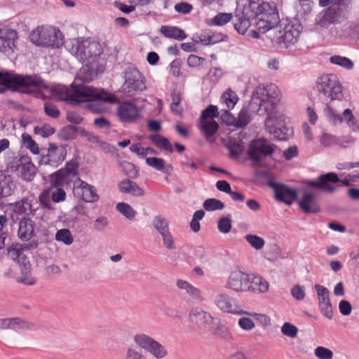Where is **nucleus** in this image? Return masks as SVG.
<instances>
[{
    "instance_id": "1",
    "label": "nucleus",
    "mask_w": 359,
    "mask_h": 359,
    "mask_svg": "<svg viewBox=\"0 0 359 359\" xmlns=\"http://www.w3.org/2000/svg\"><path fill=\"white\" fill-rule=\"evenodd\" d=\"M231 20L235 29L241 34L245 33L251 21H254L257 29L264 33L278 22V12L273 1L259 4L248 1L243 8L237 7L233 17L231 13H219L212 18V23L222 26Z\"/></svg>"
},
{
    "instance_id": "2",
    "label": "nucleus",
    "mask_w": 359,
    "mask_h": 359,
    "mask_svg": "<svg viewBox=\"0 0 359 359\" xmlns=\"http://www.w3.org/2000/svg\"><path fill=\"white\" fill-rule=\"evenodd\" d=\"M85 66L80 69L77 74L74 83L70 88L65 90V100L72 104H80L82 102H90L95 100H102L109 103H115L116 97L103 89H97L93 86H86L79 83L81 81L83 83L91 81L99 71V62L83 63Z\"/></svg>"
},
{
    "instance_id": "3",
    "label": "nucleus",
    "mask_w": 359,
    "mask_h": 359,
    "mask_svg": "<svg viewBox=\"0 0 359 359\" xmlns=\"http://www.w3.org/2000/svg\"><path fill=\"white\" fill-rule=\"evenodd\" d=\"M252 97H256L260 101L262 111L265 115H268L265 120L267 132L279 140H286L290 130V128L282 125L273 115V110L280 101V93L278 88L274 84L265 87L259 86L253 92Z\"/></svg>"
},
{
    "instance_id": "4",
    "label": "nucleus",
    "mask_w": 359,
    "mask_h": 359,
    "mask_svg": "<svg viewBox=\"0 0 359 359\" xmlns=\"http://www.w3.org/2000/svg\"><path fill=\"white\" fill-rule=\"evenodd\" d=\"M0 93L7 90L25 94H32L48 89L44 80L36 75H20L14 72L0 71Z\"/></svg>"
},
{
    "instance_id": "5",
    "label": "nucleus",
    "mask_w": 359,
    "mask_h": 359,
    "mask_svg": "<svg viewBox=\"0 0 359 359\" xmlns=\"http://www.w3.org/2000/svg\"><path fill=\"white\" fill-rule=\"evenodd\" d=\"M65 48L81 62H99L102 53L101 45L89 39H70L65 42Z\"/></svg>"
},
{
    "instance_id": "6",
    "label": "nucleus",
    "mask_w": 359,
    "mask_h": 359,
    "mask_svg": "<svg viewBox=\"0 0 359 359\" xmlns=\"http://www.w3.org/2000/svg\"><path fill=\"white\" fill-rule=\"evenodd\" d=\"M276 148L267 139L260 137L250 142L247 153L254 165L264 166L266 159L273 156Z\"/></svg>"
},
{
    "instance_id": "7",
    "label": "nucleus",
    "mask_w": 359,
    "mask_h": 359,
    "mask_svg": "<svg viewBox=\"0 0 359 359\" xmlns=\"http://www.w3.org/2000/svg\"><path fill=\"white\" fill-rule=\"evenodd\" d=\"M29 38L32 43L39 46L59 48L64 43L60 31L51 26L36 27L32 32Z\"/></svg>"
},
{
    "instance_id": "8",
    "label": "nucleus",
    "mask_w": 359,
    "mask_h": 359,
    "mask_svg": "<svg viewBox=\"0 0 359 359\" xmlns=\"http://www.w3.org/2000/svg\"><path fill=\"white\" fill-rule=\"evenodd\" d=\"M278 22L279 21L270 29V30L274 29L273 32L275 36L273 40L281 48H285L295 44L302 30V26L299 21L297 19H293L285 25L283 29L280 27L278 29V27H276ZM266 32H268V30Z\"/></svg>"
},
{
    "instance_id": "9",
    "label": "nucleus",
    "mask_w": 359,
    "mask_h": 359,
    "mask_svg": "<svg viewBox=\"0 0 359 359\" xmlns=\"http://www.w3.org/2000/svg\"><path fill=\"white\" fill-rule=\"evenodd\" d=\"M316 88L330 100H340L343 96L339 80L334 74H324L319 77L316 82Z\"/></svg>"
},
{
    "instance_id": "10",
    "label": "nucleus",
    "mask_w": 359,
    "mask_h": 359,
    "mask_svg": "<svg viewBox=\"0 0 359 359\" xmlns=\"http://www.w3.org/2000/svg\"><path fill=\"white\" fill-rule=\"evenodd\" d=\"M135 343L156 359H163L168 355L165 346L145 334H137L133 337Z\"/></svg>"
},
{
    "instance_id": "11",
    "label": "nucleus",
    "mask_w": 359,
    "mask_h": 359,
    "mask_svg": "<svg viewBox=\"0 0 359 359\" xmlns=\"http://www.w3.org/2000/svg\"><path fill=\"white\" fill-rule=\"evenodd\" d=\"M124 79L123 90L125 93L132 95L135 92L146 89L144 77L135 67H127L124 72Z\"/></svg>"
},
{
    "instance_id": "12",
    "label": "nucleus",
    "mask_w": 359,
    "mask_h": 359,
    "mask_svg": "<svg viewBox=\"0 0 359 359\" xmlns=\"http://www.w3.org/2000/svg\"><path fill=\"white\" fill-rule=\"evenodd\" d=\"M260 108V101L256 97H252L249 104L240 111L236 118V128H244L252 121L255 115L264 116L265 114Z\"/></svg>"
},
{
    "instance_id": "13",
    "label": "nucleus",
    "mask_w": 359,
    "mask_h": 359,
    "mask_svg": "<svg viewBox=\"0 0 359 359\" xmlns=\"http://www.w3.org/2000/svg\"><path fill=\"white\" fill-rule=\"evenodd\" d=\"M8 165L13 171L20 170L21 177L27 182L32 181L36 172L35 165L26 155L15 157Z\"/></svg>"
},
{
    "instance_id": "14",
    "label": "nucleus",
    "mask_w": 359,
    "mask_h": 359,
    "mask_svg": "<svg viewBox=\"0 0 359 359\" xmlns=\"http://www.w3.org/2000/svg\"><path fill=\"white\" fill-rule=\"evenodd\" d=\"M341 182L338 175L335 172H327L318 176L316 181L306 180L304 184L309 187L318 189L323 192L332 194L336 190L334 184Z\"/></svg>"
},
{
    "instance_id": "15",
    "label": "nucleus",
    "mask_w": 359,
    "mask_h": 359,
    "mask_svg": "<svg viewBox=\"0 0 359 359\" xmlns=\"http://www.w3.org/2000/svg\"><path fill=\"white\" fill-rule=\"evenodd\" d=\"M250 275L236 270L231 272L225 287L240 292L250 290Z\"/></svg>"
},
{
    "instance_id": "16",
    "label": "nucleus",
    "mask_w": 359,
    "mask_h": 359,
    "mask_svg": "<svg viewBox=\"0 0 359 359\" xmlns=\"http://www.w3.org/2000/svg\"><path fill=\"white\" fill-rule=\"evenodd\" d=\"M345 17L344 13L331 4L328 8L324 9L316 15V24L322 27H326L331 24L341 22Z\"/></svg>"
},
{
    "instance_id": "17",
    "label": "nucleus",
    "mask_w": 359,
    "mask_h": 359,
    "mask_svg": "<svg viewBox=\"0 0 359 359\" xmlns=\"http://www.w3.org/2000/svg\"><path fill=\"white\" fill-rule=\"evenodd\" d=\"M73 193L76 197L86 203L95 202L100 198L94 186L79 179L74 185Z\"/></svg>"
},
{
    "instance_id": "18",
    "label": "nucleus",
    "mask_w": 359,
    "mask_h": 359,
    "mask_svg": "<svg viewBox=\"0 0 359 359\" xmlns=\"http://www.w3.org/2000/svg\"><path fill=\"white\" fill-rule=\"evenodd\" d=\"M314 289L317 293L318 308L320 313L327 318L332 319L333 309L330 299L329 290L319 284H316Z\"/></svg>"
},
{
    "instance_id": "19",
    "label": "nucleus",
    "mask_w": 359,
    "mask_h": 359,
    "mask_svg": "<svg viewBox=\"0 0 359 359\" xmlns=\"http://www.w3.org/2000/svg\"><path fill=\"white\" fill-rule=\"evenodd\" d=\"M268 184L273 188L275 191V198L276 200L291 205L297 198V191L288 188L287 186L276 183L273 178H269Z\"/></svg>"
},
{
    "instance_id": "20",
    "label": "nucleus",
    "mask_w": 359,
    "mask_h": 359,
    "mask_svg": "<svg viewBox=\"0 0 359 359\" xmlns=\"http://www.w3.org/2000/svg\"><path fill=\"white\" fill-rule=\"evenodd\" d=\"M214 302L215 306L223 312L238 315L247 313L241 309L239 305L236 304L233 298L226 294L220 293L217 294Z\"/></svg>"
},
{
    "instance_id": "21",
    "label": "nucleus",
    "mask_w": 359,
    "mask_h": 359,
    "mask_svg": "<svg viewBox=\"0 0 359 359\" xmlns=\"http://www.w3.org/2000/svg\"><path fill=\"white\" fill-rule=\"evenodd\" d=\"M66 149L64 147H57L56 144L50 143L46 156H43L42 161L53 167H57L65 158Z\"/></svg>"
},
{
    "instance_id": "22",
    "label": "nucleus",
    "mask_w": 359,
    "mask_h": 359,
    "mask_svg": "<svg viewBox=\"0 0 359 359\" xmlns=\"http://www.w3.org/2000/svg\"><path fill=\"white\" fill-rule=\"evenodd\" d=\"M117 114L122 122L135 121L140 116L138 107L130 102H124L118 106Z\"/></svg>"
},
{
    "instance_id": "23",
    "label": "nucleus",
    "mask_w": 359,
    "mask_h": 359,
    "mask_svg": "<svg viewBox=\"0 0 359 359\" xmlns=\"http://www.w3.org/2000/svg\"><path fill=\"white\" fill-rule=\"evenodd\" d=\"M15 209L20 213L26 215H34L39 208L38 200L33 195L23 197L15 204Z\"/></svg>"
},
{
    "instance_id": "24",
    "label": "nucleus",
    "mask_w": 359,
    "mask_h": 359,
    "mask_svg": "<svg viewBox=\"0 0 359 359\" xmlns=\"http://www.w3.org/2000/svg\"><path fill=\"white\" fill-rule=\"evenodd\" d=\"M189 319L192 323L203 328H206L213 323L215 320L208 312L198 307L193 308L190 311Z\"/></svg>"
},
{
    "instance_id": "25",
    "label": "nucleus",
    "mask_w": 359,
    "mask_h": 359,
    "mask_svg": "<svg viewBox=\"0 0 359 359\" xmlns=\"http://www.w3.org/2000/svg\"><path fill=\"white\" fill-rule=\"evenodd\" d=\"M35 223L30 218L23 217L18 223V237L23 242L30 241L35 235Z\"/></svg>"
},
{
    "instance_id": "26",
    "label": "nucleus",
    "mask_w": 359,
    "mask_h": 359,
    "mask_svg": "<svg viewBox=\"0 0 359 359\" xmlns=\"http://www.w3.org/2000/svg\"><path fill=\"white\" fill-rule=\"evenodd\" d=\"M299 208L306 214H316L320 208L316 200V195L310 192H304L302 200L299 201Z\"/></svg>"
},
{
    "instance_id": "27",
    "label": "nucleus",
    "mask_w": 359,
    "mask_h": 359,
    "mask_svg": "<svg viewBox=\"0 0 359 359\" xmlns=\"http://www.w3.org/2000/svg\"><path fill=\"white\" fill-rule=\"evenodd\" d=\"M18 39L16 31L11 29H0V51L6 52L15 46Z\"/></svg>"
},
{
    "instance_id": "28",
    "label": "nucleus",
    "mask_w": 359,
    "mask_h": 359,
    "mask_svg": "<svg viewBox=\"0 0 359 359\" xmlns=\"http://www.w3.org/2000/svg\"><path fill=\"white\" fill-rule=\"evenodd\" d=\"M15 188V184L11 176L4 175L0 177V209L4 207V199L12 195Z\"/></svg>"
},
{
    "instance_id": "29",
    "label": "nucleus",
    "mask_w": 359,
    "mask_h": 359,
    "mask_svg": "<svg viewBox=\"0 0 359 359\" xmlns=\"http://www.w3.org/2000/svg\"><path fill=\"white\" fill-rule=\"evenodd\" d=\"M6 330H11L15 332L20 330H33L36 325L31 322L26 321L21 318H7Z\"/></svg>"
},
{
    "instance_id": "30",
    "label": "nucleus",
    "mask_w": 359,
    "mask_h": 359,
    "mask_svg": "<svg viewBox=\"0 0 359 359\" xmlns=\"http://www.w3.org/2000/svg\"><path fill=\"white\" fill-rule=\"evenodd\" d=\"M20 266L22 267V277L18 278L17 280L19 283H22L25 285H32L36 283L35 278L32 276H29L28 273L31 271L30 262L24 254L20 257V260H18Z\"/></svg>"
},
{
    "instance_id": "31",
    "label": "nucleus",
    "mask_w": 359,
    "mask_h": 359,
    "mask_svg": "<svg viewBox=\"0 0 359 359\" xmlns=\"http://www.w3.org/2000/svg\"><path fill=\"white\" fill-rule=\"evenodd\" d=\"M118 189L121 193L128 194L134 196H142L144 195V191L136 182L128 179H125L120 182Z\"/></svg>"
},
{
    "instance_id": "32",
    "label": "nucleus",
    "mask_w": 359,
    "mask_h": 359,
    "mask_svg": "<svg viewBox=\"0 0 359 359\" xmlns=\"http://www.w3.org/2000/svg\"><path fill=\"white\" fill-rule=\"evenodd\" d=\"M176 285L179 289L184 290L191 299L199 301L203 299L201 290L187 281L179 279L177 280Z\"/></svg>"
},
{
    "instance_id": "33",
    "label": "nucleus",
    "mask_w": 359,
    "mask_h": 359,
    "mask_svg": "<svg viewBox=\"0 0 359 359\" xmlns=\"http://www.w3.org/2000/svg\"><path fill=\"white\" fill-rule=\"evenodd\" d=\"M161 33L167 38H171L177 40H183L187 37L185 32L175 26L163 25L160 29Z\"/></svg>"
},
{
    "instance_id": "34",
    "label": "nucleus",
    "mask_w": 359,
    "mask_h": 359,
    "mask_svg": "<svg viewBox=\"0 0 359 359\" xmlns=\"http://www.w3.org/2000/svg\"><path fill=\"white\" fill-rule=\"evenodd\" d=\"M145 161L149 166L163 173L169 174L172 169V167L166 164L165 161L163 158L149 157L145 158Z\"/></svg>"
},
{
    "instance_id": "35",
    "label": "nucleus",
    "mask_w": 359,
    "mask_h": 359,
    "mask_svg": "<svg viewBox=\"0 0 359 359\" xmlns=\"http://www.w3.org/2000/svg\"><path fill=\"white\" fill-rule=\"evenodd\" d=\"M250 290L264 293L269 290V283L259 276L250 275Z\"/></svg>"
},
{
    "instance_id": "36",
    "label": "nucleus",
    "mask_w": 359,
    "mask_h": 359,
    "mask_svg": "<svg viewBox=\"0 0 359 359\" xmlns=\"http://www.w3.org/2000/svg\"><path fill=\"white\" fill-rule=\"evenodd\" d=\"M226 147L229 150L230 157L237 158L243 151L244 143L241 140L231 139L226 144Z\"/></svg>"
},
{
    "instance_id": "37",
    "label": "nucleus",
    "mask_w": 359,
    "mask_h": 359,
    "mask_svg": "<svg viewBox=\"0 0 359 359\" xmlns=\"http://www.w3.org/2000/svg\"><path fill=\"white\" fill-rule=\"evenodd\" d=\"M201 129L206 137L213 136L218 130V123L213 119L200 120Z\"/></svg>"
},
{
    "instance_id": "38",
    "label": "nucleus",
    "mask_w": 359,
    "mask_h": 359,
    "mask_svg": "<svg viewBox=\"0 0 359 359\" xmlns=\"http://www.w3.org/2000/svg\"><path fill=\"white\" fill-rule=\"evenodd\" d=\"M150 140L160 149L167 151L170 153L174 151L170 141L161 135H152L150 136Z\"/></svg>"
},
{
    "instance_id": "39",
    "label": "nucleus",
    "mask_w": 359,
    "mask_h": 359,
    "mask_svg": "<svg viewBox=\"0 0 359 359\" xmlns=\"http://www.w3.org/2000/svg\"><path fill=\"white\" fill-rule=\"evenodd\" d=\"M64 172L63 170H59L50 175V181L52 186L55 187H64L71 181Z\"/></svg>"
},
{
    "instance_id": "40",
    "label": "nucleus",
    "mask_w": 359,
    "mask_h": 359,
    "mask_svg": "<svg viewBox=\"0 0 359 359\" xmlns=\"http://www.w3.org/2000/svg\"><path fill=\"white\" fill-rule=\"evenodd\" d=\"M116 209L128 219L133 221L135 219L137 212L129 204L125 202L118 203Z\"/></svg>"
},
{
    "instance_id": "41",
    "label": "nucleus",
    "mask_w": 359,
    "mask_h": 359,
    "mask_svg": "<svg viewBox=\"0 0 359 359\" xmlns=\"http://www.w3.org/2000/svg\"><path fill=\"white\" fill-rule=\"evenodd\" d=\"M55 238L57 241L62 242L66 245H71L74 241L73 236L68 229L58 230Z\"/></svg>"
},
{
    "instance_id": "42",
    "label": "nucleus",
    "mask_w": 359,
    "mask_h": 359,
    "mask_svg": "<svg viewBox=\"0 0 359 359\" xmlns=\"http://www.w3.org/2000/svg\"><path fill=\"white\" fill-rule=\"evenodd\" d=\"M152 224L161 235L170 231L167 220L161 215L154 217Z\"/></svg>"
},
{
    "instance_id": "43",
    "label": "nucleus",
    "mask_w": 359,
    "mask_h": 359,
    "mask_svg": "<svg viewBox=\"0 0 359 359\" xmlns=\"http://www.w3.org/2000/svg\"><path fill=\"white\" fill-rule=\"evenodd\" d=\"M330 62L346 69H351L353 67V62L346 57L333 55L330 58Z\"/></svg>"
},
{
    "instance_id": "44",
    "label": "nucleus",
    "mask_w": 359,
    "mask_h": 359,
    "mask_svg": "<svg viewBox=\"0 0 359 359\" xmlns=\"http://www.w3.org/2000/svg\"><path fill=\"white\" fill-rule=\"evenodd\" d=\"M22 141L24 146L29 149L32 154H38L39 153V148L38 144L34 140H32V136L27 133L22 135Z\"/></svg>"
},
{
    "instance_id": "45",
    "label": "nucleus",
    "mask_w": 359,
    "mask_h": 359,
    "mask_svg": "<svg viewBox=\"0 0 359 359\" xmlns=\"http://www.w3.org/2000/svg\"><path fill=\"white\" fill-rule=\"evenodd\" d=\"M221 100L224 102L229 110L233 109L238 101V97L236 93L229 90L224 92L221 96Z\"/></svg>"
},
{
    "instance_id": "46",
    "label": "nucleus",
    "mask_w": 359,
    "mask_h": 359,
    "mask_svg": "<svg viewBox=\"0 0 359 359\" xmlns=\"http://www.w3.org/2000/svg\"><path fill=\"white\" fill-rule=\"evenodd\" d=\"M203 208L207 211H214L222 210L224 208V204L221 201L216 198H208L203 202Z\"/></svg>"
},
{
    "instance_id": "47",
    "label": "nucleus",
    "mask_w": 359,
    "mask_h": 359,
    "mask_svg": "<svg viewBox=\"0 0 359 359\" xmlns=\"http://www.w3.org/2000/svg\"><path fill=\"white\" fill-rule=\"evenodd\" d=\"M245 238L251 247L257 250H261L265 244V241L262 238L255 234H248Z\"/></svg>"
},
{
    "instance_id": "48",
    "label": "nucleus",
    "mask_w": 359,
    "mask_h": 359,
    "mask_svg": "<svg viewBox=\"0 0 359 359\" xmlns=\"http://www.w3.org/2000/svg\"><path fill=\"white\" fill-rule=\"evenodd\" d=\"M163 315L171 319L181 320L184 316V313L172 306H165L162 309Z\"/></svg>"
},
{
    "instance_id": "49",
    "label": "nucleus",
    "mask_w": 359,
    "mask_h": 359,
    "mask_svg": "<svg viewBox=\"0 0 359 359\" xmlns=\"http://www.w3.org/2000/svg\"><path fill=\"white\" fill-rule=\"evenodd\" d=\"M338 137L330 133H323L320 137V142L324 147H330L337 145Z\"/></svg>"
},
{
    "instance_id": "50",
    "label": "nucleus",
    "mask_w": 359,
    "mask_h": 359,
    "mask_svg": "<svg viewBox=\"0 0 359 359\" xmlns=\"http://www.w3.org/2000/svg\"><path fill=\"white\" fill-rule=\"evenodd\" d=\"M79 163L74 161H70L66 163L65 168L60 169V170L65 171L64 173L71 180L72 177H74L78 174Z\"/></svg>"
},
{
    "instance_id": "51",
    "label": "nucleus",
    "mask_w": 359,
    "mask_h": 359,
    "mask_svg": "<svg viewBox=\"0 0 359 359\" xmlns=\"http://www.w3.org/2000/svg\"><path fill=\"white\" fill-rule=\"evenodd\" d=\"M39 200L40 202V204L44 208L48 210L53 209V203H52V198H51V194L50 190L45 189L43 190L41 194L39 195Z\"/></svg>"
},
{
    "instance_id": "52",
    "label": "nucleus",
    "mask_w": 359,
    "mask_h": 359,
    "mask_svg": "<svg viewBox=\"0 0 359 359\" xmlns=\"http://www.w3.org/2000/svg\"><path fill=\"white\" fill-rule=\"evenodd\" d=\"M172 103L170 106L171 111L176 115H181L182 112V108L180 106L181 102V97L180 93L174 91L171 94Z\"/></svg>"
},
{
    "instance_id": "53",
    "label": "nucleus",
    "mask_w": 359,
    "mask_h": 359,
    "mask_svg": "<svg viewBox=\"0 0 359 359\" xmlns=\"http://www.w3.org/2000/svg\"><path fill=\"white\" fill-rule=\"evenodd\" d=\"M125 359H147L142 351L137 346H130L126 353Z\"/></svg>"
},
{
    "instance_id": "54",
    "label": "nucleus",
    "mask_w": 359,
    "mask_h": 359,
    "mask_svg": "<svg viewBox=\"0 0 359 359\" xmlns=\"http://www.w3.org/2000/svg\"><path fill=\"white\" fill-rule=\"evenodd\" d=\"M213 333L217 337L222 339L226 341L232 340L233 336L229 330L224 325H219L215 328Z\"/></svg>"
},
{
    "instance_id": "55",
    "label": "nucleus",
    "mask_w": 359,
    "mask_h": 359,
    "mask_svg": "<svg viewBox=\"0 0 359 359\" xmlns=\"http://www.w3.org/2000/svg\"><path fill=\"white\" fill-rule=\"evenodd\" d=\"M343 116L345 119L346 123L353 131H357L359 130V125L353 116L352 111L349 109H346L343 112Z\"/></svg>"
},
{
    "instance_id": "56",
    "label": "nucleus",
    "mask_w": 359,
    "mask_h": 359,
    "mask_svg": "<svg viewBox=\"0 0 359 359\" xmlns=\"http://www.w3.org/2000/svg\"><path fill=\"white\" fill-rule=\"evenodd\" d=\"M34 133L42 137H47L55 133V129L48 124H44L42 126H35L34 128Z\"/></svg>"
},
{
    "instance_id": "57",
    "label": "nucleus",
    "mask_w": 359,
    "mask_h": 359,
    "mask_svg": "<svg viewBox=\"0 0 359 359\" xmlns=\"http://www.w3.org/2000/svg\"><path fill=\"white\" fill-rule=\"evenodd\" d=\"M280 330L283 334L290 338L296 337L298 333L297 327L288 322H285L283 323Z\"/></svg>"
},
{
    "instance_id": "58",
    "label": "nucleus",
    "mask_w": 359,
    "mask_h": 359,
    "mask_svg": "<svg viewBox=\"0 0 359 359\" xmlns=\"http://www.w3.org/2000/svg\"><path fill=\"white\" fill-rule=\"evenodd\" d=\"M218 114L217 107L210 104L202 111L200 120L213 119V118L218 116Z\"/></svg>"
},
{
    "instance_id": "59",
    "label": "nucleus",
    "mask_w": 359,
    "mask_h": 359,
    "mask_svg": "<svg viewBox=\"0 0 359 359\" xmlns=\"http://www.w3.org/2000/svg\"><path fill=\"white\" fill-rule=\"evenodd\" d=\"M217 228L221 233H229L232 228L231 219L227 217H221L218 221Z\"/></svg>"
},
{
    "instance_id": "60",
    "label": "nucleus",
    "mask_w": 359,
    "mask_h": 359,
    "mask_svg": "<svg viewBox=\"0 0 359 359\" xmlns=\"http://www.w3.org/2000/svg\"><path fill=\"white\" fill-rule=\"evenodd\" d=\"M314 353L318 359H332L334 355L331 350L323 346L316 348Z\"/></svg>"
},
{
    "instance_id": "61",
    "label": "nucleus",
    "mask_w": 359,
    "mask_h": 359,
    "mask_svg": "<svg viewBox=\"0 0 359 359\" xmlns=\"http://www.w3.org/2000/svg\"><path fill=\"white\" fill-rule=\"evenodd\" d=\"M174 10L177 13L186 15L191 12L193 6L188 2L182 1L175 5Z\"/></svg>"
},
{
    "instance_id": "62",
    "label": "nucleus",
    "mask_w": 359,
    "mask_h": 359,
    "mask_svg": "<svg viewBox=\"0 0 359 359\" xmlns=\"http://www.w3.org/2000/svg\"><path fill=\"white\" fill-rule=\"evenodd\" d=\"M291 295L297 301H302L305 298L306 292L304 286L296 285L293 286L290 291Z\"/></svg>"
},
{
    "instance_id": "63",
    "label": "nucleus",
    "mask_w": 359,
    "mask_h": 359,
    "mask_svg": "<svg viewBox=\"0 0 359 359\" xmlns=\"http://www.w3.org/2000/svg\"><path fill=\"white\" fill-rule=\"evenodd\" d=\"M109 225V219L105 216L97 217L93 222V228L97 231H104Z\"/></svg>"
},
{
    "instance_id": "64",
    "label": "nucleus",
    "mask_w": 359,
    "mask_h": 359,
    "mask_svg": "<svg viewBox=\"0 0 359 359\" xmlns=\"http://www.w3.org/2000/svg\"><path fill=\"white\" fill-rule=\"evenodd\" d=\"M44 111L46 114L51 118H57L60 116V111L57 107L50 102L44 104Z\"/></svg>"
}]
</instances>
